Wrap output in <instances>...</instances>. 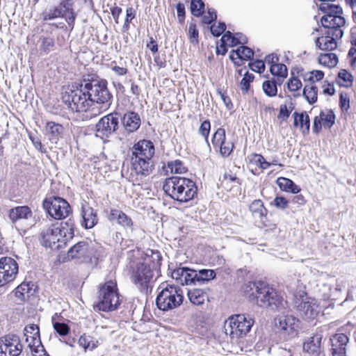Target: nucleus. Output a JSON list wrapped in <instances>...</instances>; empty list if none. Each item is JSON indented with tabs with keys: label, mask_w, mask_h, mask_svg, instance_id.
I'll return each mask as SVG.
<instances>
[{
	"label": "nucleus",
	"mask_w": 356,
	"mask_h": 356,
	"mask_svg": "<svg viewBox=\"0 0 356 356\" xmlns=\"http://www.w3.org/2000/svg\"><path fill=\"white\" fill-rule=\"evenodd\" d=\"M319 10L325 13L321 19L323 27L341 28L344 26L346 20L341 15L343 10L340 6L325 2L320 4Z\"/></svg>",
	"instance_id": "f8f14e48"
},
{
	"label": "nucleus",
	"mask_w": 356,
	"mask_h": 356,
	"mask_svg": "<svg viewBox=\"0 0 356 356\" xmlns=\"http://www.w3.org/2000/svg\"><path fill=\"white\" fill-rule=\"evenodd\" d=\"M325 35L318 37L316 40V47L322 51H332L337 47L336 40L340 39L343 35L341 28H327Z\"/></svg>",
	"instance_id": "a211bd4d"
},
{
	"label": "nucleus",
	"mask_w": 356,
	"mask_h": 356,
	"mask_svg": "<svg viewBox=\"0 0 356 356\" xmlns=\"http://www.w3.org/2000/svg\"><path fill=\"white\" fill-rule=\"evenodd\" d=\"M317 92L318 88L316 86L313 85H307L305 86L303 89L302 95L305 97L307 101L310 104H312L317 101Z\"/></svg>",
	"instance_id": "4c0bfd02"
},
{
	"label": "nucleus",
	"mask_w": 356,
	"mask_h": 356,
	"mask_svg": "<svg viewBox=\"0 0 356 356\" xmlns=\"http://www.w3.org/2000/svg\"><path fill=\"white\" fill-rule=\"evenodd\" d=\"M322 339L323 334L321 333H316L309 337L303 343V350L310 355H319Z\"/></svg>",
	"instance_id": "b1692460"
},
{
	"label": "nucleus",
	"mask_w": 356,
	"mask_h": 356,
	"mask_svg": "<svg viewBox=\"0 0 356 356\" xmlns=\"http://www.w3.org/2000/svg\"><path fill=\"white\" fill-rule=\"evenodd\" d=\"M348 341V337L343 333H337L332 335L330 338L332 353H334V352H346V347Z\"/></svg>",
	"instance_id": "cd10ccee"
},
{
	"label": "nucleus",
	"mask_w": 356,
	"mask_h": 356,
	"mask_svg": "<svg viewBox=\"0 0 356 356\" xmlns=\"http://www.w3.org/2000/svg\"><path fill=\"white\" fill-rule=\"evenodd\" d=\"M262 89L266 95L273 97L277 95V88L274 80H266L263 82Z\"/></svg>",
	"instance_id": "ea45409f"
},
{
	"label": "nucleus",
	"mask_w": 356,
	"mask_h": 356,
	"mask_svg": "<svg viewBox=\"0 0 356 356\" xmlns=\"http://www.w3.org/2000/svg\"><path fill=\"white\" fill-rule=\"evenodd\" d=\"M73 6L74 3L72 2V0H60L58 5L42 13V19L48 21L63 18L71 29H73L77 16Z\"/></svg>",
	"instance_id": "9d476101"
},
{
	"label": "nucleus",
	"mask_w": 356,
	"mask_h": 356,
	"mask_svg": "<svg viewBox=\"0 0 356 356\" xmlns=\"http://www.w3.org/2000/svg\"><path fill=\"white\" fill-rule=\"evenodd\" d=\"M253 324L254 320L248 314L233 315L225 322V332H229L232 338H238L246 335Z\"/></svg>",
	"instance_id": "9b49d317"
},
{
	"label": "nucleus",
	"mask_w": 356,
	"mask_h": 356,
	"mask_svg": "<svg viewBox=\"0 0 356 356\" xmlns=\"http://www.w3.org/2000/svg\"><path fill=\"white\" fill-rule=\"evenodd\" d=\"M217 18L216 12L214 9H209L207 14L204 15L202 17V22L204 24H209L215 21Z\"/></svg>",
	"instance_id": "bf43d9fd"
},
{
	"label": "nucleus",
	"mask_w": 356,
	"mask_h": 356,
	"mask_svg": "<svg viewBox=\"0 0 356 356\" xmlns=\"http://www.w3.org/2000/svg\"><path fill=\"white\" fill-rule=\"evenodd\" d=\"M161 264V257L157 251L152 252L150 257L137 265L133 272L132 281L141 292L147 293L149 288H152L151 284L154 282L155 273L158 274Z\"/></svg>",
	"instance_id": "7ed1b4c3"
},
{
	"label": "nucleus",
	"mask_w": 356,
	"mask_h": 356,
	"mask_svg": "<svg viewBox=\"0 0 356 356\" xmlns=\"http://www.w3.org/2000/svg\"><path fill=\"white\" fill-rule=\"evenodd\" d=\"M226 140L225 130L223 128H219L214 133L211 142L215 147H218L219 145Z\"/></svg>",
	"instance_id": "79ce46f5"
},
{
	"label": "nucleus",
	"mask_w": 356,
	"mask_h": 356,
	"mask_svg": "<svg viewBox=\"0 0 356 356\" xmlns=\"http://www.w3.org/2000/svg\"><path fill=\"white\" fill-rule=\"evenodd\" d=\"M177 18L180 23H182L184 20L185 17V7L182 3H178L177 5Z\"/></svg>",
	"instance_id": "338daca9"
},
{
	"label": "nucleus",
	"mask_w": 356,
	"mask_h": 356,
	"mask_svg": "<svg viewBox=\"0 0 356 356\" xmlns=\"http://www.w3.org/2000/svg\"><path fill=\"white\" fill-rule=\"evenodd\" d=\"M320 116L323 120V125L324 127L330 129L334 124L335 115L332 111H329L326 113L324 112H321Z\"/></svg>",
	"instance_id": "37998d69"
},
{
	"label": "nucleus",
	"mask_w": 356,
	"mask_h": 356,
	"mask_svg": "<svg viewBox=\"0 0 356 356\" xmlns=\"http://www.w3.org/2000/svg\"><path fill=\"white\" fill-rule=\"evenodd\" d=\"M29 286V284L26 283H22L19 285L15 289V296L22 299H25L26 297H29L30 290Z\"/></svg>",
	"instance_id": "09e8293b"
},
{
	"label": "nucleus",
	"mask_w": 356,
	"mask_h": 356,
	"mask_svg": "<svg viewBox=\"0 0 356 356\" xmlns=\"http://www.w3.org/2000/svg\"><path fill=\"white\" fill-rule=\"evenodd\" d=\"M339 104L343 111H347L350 108L349 96L346 92H341L339 97Z\"/></svg>",
	"instance_id": "4d7b16f0"
},
{
	"label": "nucleus",
	"mask_w": 356,
	"mask_h": 356,
	"mask_svg": "<svg viewBox=\"0 0 356 356\" xmlns=\"http://www.w3.org/2000/svg\"><path fill=\"white\" fill-rule=\"evenodd\" d=\"M210 129H211V123L209 120H204L201 124V125L198 129V133L204 138V139L207 143H209L208 138H209Z\"/></svg>",
	"instance_id": "3c124183"
},
{
	"label": "nucleus",
	"mask_w": 356,
	"mask_h": 356,
	"mask_svg": "<svg viewBox=\"0 0 356 356\" xmlns=\"http://www.w3.org/2000/svg\"><path fill=\"white\" fill-rule=\"evenodd\" d=\"M288 89L291 92H296L302 87V82L296 77H291L288 83Z\"/></svg>",
	"instance_id": "6e6d98bb"
},
{
	"label": "nucleus",
	"mask_w": 356,
	"mask_h": 356,
	"mask_svg": "<svg viewBox=\"0 0 356 356\" xmlns=\"http://www.w3.org/2000/svg\"><path fill=\"white\" fill-rule=\"evenodd\" d=\"M254 75L249 72H245L243 78L241 81L240 88L243 93H246L250 88V83L254 80Z\"/></svg>",
	"instance_id": "a18cd8bd"
},
{
	"label": "nucleus",
	"mask_w": 356,
	"mask_h": 356,
	"mask_svg": "<svg viewBox=\"0 0 356 356\" xmlns=\"http://www.w3.org/2000/svg\"><path fill=\"white\" fill-rule=\"evenodd\" d=\"M324 76L323 72L321 70H314L311 72V75L309 77V81L314 82L321 80Z\"/></svg>",
	"instance_id": "69168bd1"
},
{
	"label": "nucleus",
	"mask_w": 356,
	"mask_h": 356,
	"mask_svg": "<svg viewBox=\"0 0 356 356\" xmlns=\"http://www.w3.org/2000/svg\"><path fill=\"white\" fill-rule=\"evenodd\" d=\"M198 31L196 29V25L195 24H190L188 27V35L191 42L192 43H197L198 42Z\"/></svg>",
	"instance_id": "13d9d810"
},
{
	"label": "nucleus",
	"mask_w": 356,
	"mask_h": 356,
	"mask_svg": "<svg viewBox=\"0 0 356 356\" xmlns=\"http://www.w3.org/2000/svg\"><path fill=\"white\" fill-rule=\"evenodd\" d=\"M244 292L250 301L260 307L277 312H282L286 307L284 298L265 282H250L245 285Z\"/></svg>",
	"instance_id": "f257e3e1"
},
{
	"label": "nucleus",
	"mask_w": 356,
	"mask_h": 356,
	"mask_svg": "<svg viewBox=\"0 0 356 356\" xmlns=\"http://www.w3.org/2000/svg\"><path fill=\"white\" fill-rule=\"evenodd\" d=\"M291 110H289L286 104H282L280 107V112L277 116L278 119H281L282 121H286L290 115Z\"/></svg>",
	"instance_id": "e2e57ef3"
},
{
	"label": "nucleus",
	"mask_w": 356,
	"mask_h": 356,
	"mask_svg": "<svg viewBox=\"0 0 356 356\" xmlns=\"http://www.w3.org/2000/svg\"><path fill=\"white\" fill-rule=\"evenodd\" d=\"M24 331L26 341L31 351L36 353L44 351V347L40 341L39 327L35 324H30L25 327Z\"/></svg>",
	"instance_id": "aec40b11"
},
{
	"label": "nucleus",
	"mask_w": 356,
	"mask_h": 356,
	"mask_svg": "<svg viewBox=\"0 0 356 356\" xmlns=\"http://www.w3.org/2000/svg\"><path fill=\"white\" fill-rule=\"evenodd\" d=\"M254 161L261 169L266 170L270 166V163L266 161L264 157L261 154L254 155Z\"/></svg>",
	"instance_id": "052dcab7"
},
{
	"label": "nucleus",
	"mask_w": 356,
	"mask_h": 356,
	"mask_svg": "<svg viewBox=\"0 0 356 356\" xmlns=\"http://www.w3.org/2000/svg\"><path fill=\"white\" fill-rule=\"evenodd\" d=\"M81 216L83 218L81 225L86 229H91L97 223L96 212L91 207H83Z\"/></svg>",
	"instance_id": "c85d7f7f"
},
{
	"label": "nucleus",
	"mask_w": 356,
	"mask_h": 356,
	"mask_svg": "<svg viewBox=\"0 0 356 356\" xmlns=\"http://www.w3.org/2000/svg\"><path fill=\"white\" fill-rule=\"evenodd\" d=\"M55 331L60 336H66L70 332L69 326L64 323L53 322Z\"/></svg>",
	"instance_id": "603ef678"
},
{
	"label": "nucleus",
	"mask_w": 356,
	"mask_h": 356,
	"mask_svg": "<svg viewBox=\"0 0 356 356\" xmlns=\"http://www.w3.org/2000/svg\"><path fill=\"white\" fill-rule=\"evenodd\" d=\"M188 297L191 303L195 305H200L205 300V293L200 289H194L188 291Z\"/></svg>",
	"instance_id": "c9c22d12"
},
{
	"label": "nucleus",
	"mask_w": 356,
	"mask_h": 356,
	"mask_svg": "<svg viewBox=\"0 0 356 356\" xmlns=\"http://www.w3.org/2000/svg\"><path fill=\"white\" fill-rule=\"evenodd\" d=\"M320 65L327 67H334L338 63V57L334 53L321 54L318 57Z\"/></svg>",
	"instance_id": "2f4dec72"
},
{
	"label": "nucleus",
	"mask_w": 356,
	"mask_h": 356,
	"mask_svg": "<svg viewBox=\"0 0 356 356\" xmlns=\"http://www.w3.org/2000/svg\"><path fill=\"white\" fill-rule=\"evenodd\" d=\"M249 209L255 217L262 218L267 215V209L260 200H254L249 206Z\"/></svg>",
	"instance_id": "f704fd0d"
},
{
	"label": "nucleus",
	"mask_w": 356,
	"mask_h": 356,
	"mask_svg": "<svg viewBox=\"0 0 356 356\" xmlns=\"http://www.w3.org/2000/svg\"><path fill=\"white\" fill-rule=\"evenodd\" d=\"M9 218L13 223L33 218V212L28 206H18L10 210Z\"/></svg>",
	"instance_id": "5701e85b"
},
{
	"label": "nucleus",
	"mask_w": 356,
	"mask_h": 356,
	"mask_svg": "<svg viewBox=\"0 0 356 356\" xmlns=\"http://www.w3.org/2000/svg\"><path fill=\"white\" fill-rule=\"evenodd\" d=\"M92 254V250L87 241H80L70 248L67 257L72 259H89Z\"/></svg>",
	"instance_id": "4be33fe9"
},
{
	"label": "nucleus",
	"mask_w": 356,
	"mask_h": 356,
	"mask_svg": "<svg viewBox=\"0 0 356 356\" xmlns=\"http://www.w3.org/2000/svg\"><path fill=\"white\" fill-rule=\"evenodd\" d=\"M165 169L166 172H170L175 174H181L186 171L182 161L178 159L168 162Z\"/></svg>",
	"instance_id": "e433bc0d"
},
{
	"label": "nucleus",
	"mask_w": 356,
	"mask_h": 356,
	"mask_svg": "<svg viewBox=\"0 0 356 356\" xmlns=\"http://www.w3.org/2000/svg\"><path fill=\"white\" fill-rule=\"evenodd\" d=\"M154 146L150 140H142L131 149V165L136 175L148 176L153 170Z\"/></svg>",
	"instance_id": "f03ea898"
},
{
	"label": "nucleus",
	"mask_w": 356,
	"mask_h": 356,
	"mask_svg": "<svg viewBox=\"0 0 356 356\" xmlns=\"http://www.w3.org/2000/svg\"><path fill=\"white\" fill-rule=\"evenodd\" d=\"M79 346L84 348L85 351L88 349L94 350L97 346V341H95L90 336L82 335L78 341Z\"/></svg>",
	"instance_id": "58836bf2"
},
{
	"label": "nucleus",
	"mask_w": 356,
	"mask_h": 356,
	"mask_svg": "<svg viewBox=\"0 0 356 356\" xmlns=\"http://www.w3.org/2000/svg\"><path fill=\"white\" fill-rule=\"evenodd\" d=\"M46 131L49 140L56 144L63 136L64 128L58 123L48 122L46 124Z\"/></svg>",
	"instance_id": "bb28decb"
},
{
	"label": "nucleus",
	"mask_w": 356,
	"mask_h": 356,
	"mask_svg": "<svg viewBox=\"0 0 356 356\" xmlns=\"http://www.w3.org/2000/svg\"><path fill=\"white\" fill-rule=\"evenodd\" d=\"M196 270L187 267H179L172 270L171 277L178 284L188 285L195 284Z\"/></svg>",
	"instance_id": "412c9836"
},
{
	"label": "nucleus",
	"mask_w": 356,
	"mask_h": 356,
	"mask_svg": "<svg viewBox=\"0 0 356 356\" xmlns=\"http://www.w3.org/2000/svg\"><path fill=\"white\" fill-rule=\"evenodd\" d=\"M296 307L300 315L306 320L314 319L320 312L317 300L307 296L297 300Z\"/></svg>",
	"instance_id": "6ab92c4d"
},
{
	"label": "nucleus",
	"mask_w": 356,
	"mask_h": 356,
	"mask_svg": "<svg viewBox=\"0 0 356 356\" xmlns=\"http://www.w3.org/2000/svg\"><path fill=\"white\" fill-rule=\"evenodd\" d=\"M204 3L202 0H192L191 3V13L196 17L202 14Z\"/></svg>",
	"instance_id": "c03bdc74"
},
{
	"label": "nucleus",
	"mask_w": 356,
	"mask_h": 356,
	"mask_svg": "<svg viewBox=\"0 0 356 356\" xmlns=\"http://www.w3.org/2000/svg\"><path fill=\"white\" fill-rule=\"evenodd\" d=\"M119 115L110 113L102 117L96 124V133L101 137H108L119 127Z\"/></svg>",
	"instance_id": "f3484780"
},
{
	"label": "nucleus",
	"mask_w": 356,
	"mask_h": 356,
	"mask_svg": "<svg viewBox=\"0 0 356 356\" xmlns=\"http://www.w3.org/2000/svg\"><path fill=\"white\" fill-rule=\"evenodd\" d=\"M277 183L281 190L286 191L291 186H293V181L288 178L280 177L277 180Z\"/></svg>",
	"instance_id": "5fc2aeb1"
},
{
	"label": "nucleus",
	"mask_w": 356,
	"mask_h": 356,
	"mask_svg": "<svg viewBox=\"0 0 356 356\" xmlns=\"http://www.w3.org/2000/svg\"><path fill=\"white\" fill-rule=\"evenodd\" d=\"M293 117L294 118V127H300L303 134H308L310 126V120L309 115L305 112L301 113L294 112L293 114Z\"/></svg>",
	"instance_id": "c756f323"
},
{
	"label": "nucleus",
	"mask_w": 356,
	"mask_h": 356,
	"mask_svg": "<svg viewBox=\"0 0 356 356\" xmlns=\"http://www.w3.org/2000/svg\"><path fill=\"white\" fill-rule=\"evenodd\" d=\"M18 264L8 257L0 259V286L13 282L18 273Z\"/></svg>",
	"instance_id": "dca6fc26"
},
{
	"label": "nucleus",
	"mask_w": 356,
	"mask_h": 356,
	"mask_svg": "<svg viewBox=\"0 0 356 356\" xmlns=\"http://www.w3.org/2000/svg\"><path fill=\"white\" fill-rule=\"evenodd\" d=\"M157 290L159 292L156 298V305L159 309L168 312L182 304L184 294L179 286L165 282L161 283Z\"/></svg>",
	"instance_id": "423d86ee"
},
{
	"label": "nucleus",
	"mask_w": 356,
	"mask_h": 356,
	"mask_svg": "<svg viewBox=\"0 0 356 356\" xmlns=\"http://www.w3.org/2000/svg\"><path fill=\"white\" fill-rule=\"evenodd\" d=\"M122 121L125 130L129 133L136 131L140 126V116L135 112L125 113Z\"/></svg>",
	"instance_id": "393cba45"
},
{
	"label": "nucleus",
	"mask_w": 356,
	"mask_h": 356,
	"mask_svg": "<svg viewBox=\"0 0 356 356\" xmlns=\"http://www.w3.org/2000/svg\"><path fill=\"white\" fill-rule=\"evenodd\" d=\"M210 29L213 36L218 37L225 31L226 25L224 22H219L218 26H211Z\"/></svg>",
	"instance_id": "680f3d73"
},
{
	"label": "nucleus",
	"mask_w": 356,
	"mask_h": 356,
	"mask_svg": "<svg viewBox=\"0 0 356 356\" xmlns=\"http://www.w3.org/2000/svg\"><path fill=\"white\" fill-rule=\"evenodd\" d=\"M322 125H323V120H322L321 116L320 115L316 116L314 120V124H313V128H312L313 131L315 133H318L321 129Z\"/></svg>",
	"instance_id": "774afa93"
},
{
	"label": "nucleus",
	"mask_w": 356,
	"mask_h": 356,
	"mask_svg": "<svg viewBox=\"0 0 356 356\" xmlns=\"http://www.w3.org/2000/svg\"><path fill=\"white\" fill-rule=\"evenodd\" d=\"M83 85L91 105L95 102L100 104H111L113 96L108 90L106 80L85 81Z\"/></svg>",
	"instance_id": "1a4fd4ad"
},
{
	"label": "nucleus",
	"mask_w": 356,
	"mask_h": 356,
	"mask_svg": "<svg viewBox=\"0 0 356 356\" xmlns=\"http://www.w3.org/2000/svg\"><path fill=\"white\" fill-rule=\"evenodd\" d=\"M274 204L279 209H285L287 207L288 201L283 197H276L274 200Z\"/></svg>",
	"instance_id": "0e129e2a"
},
{
	"label": "nucleus",
	"mask_w": 356,
	"mask_h": 356,
	"mask_svg": "<svg viewBox=\"0 0 356 356\" xmlns=\"http://www.w3.org/2000/svg\"><path fill=\"white\" fill-rule=\"evenodd\" d=\"M220 153L223 157L229 156L233 151L234 144L232 142L223 141L222 145H219Z\"/></svg>",
	"instance_id": "de8ad7c7"
},
{
	"label": "nucleus",
	"mask_w": 356,
	"mask_h": 356,
	"mask_svg": "<svg viewBox=\"0 0 356 356\" xmlns=\"http://www.w3.org/2000/svg\"><path fill=\"white\" fill-rule=\"evenodd\" d=\"M352 75L346 70H341L338 74V79L343 82L339 83L343 86H348L353 82Z\"/></svg>",
	"instance_id": "8fccbe9b"
},
{
	"label": "nucleus",
	"mask_w": 356,
	"mask_h": 356,
	"mask_svg": "<svg viewBox=\"0 0 356 356\" xmlns=\"http://www.w3.org/2000/svg\"><path fill=\"white\" fill-rule=\"evenodd\" d=\"M54 44L55 43L54 38L50 37L44 38L42 40L40 51L44 54H48L53 49Z\"/></svg>",
	"instance_id": "49530a36"
},
{
	"label": "nucleus",
	"mask_w": 356,
	"mask_h": 356,
	"mask_svg": "<svg viewBox=\"0 0 356 356\" xmlns=\"http://www.w3.org/2000/svg\"><path fill=\"white\" fill-rule=\"evenodd\" d=\"M216 273L213 270L202 269L196 271L195 284H204L216 277Z\"/></svg>",
	"instance_id": "72a5a7b5"
},
{
	"label": "nucleus",
	"mask_w": 356,
	"mask_h": 356,
	"mask_svg": "<svg viewBox=\"0 0 356 356\" xmlns=\"http://www.w3.org/2000/svg\"><path fill=\"white\" fill-rule=\"evenodd\" d=\"M120 304L116 282L112 280L105 282L99 288L95 308L102 312H111L117 309Z\"/></svg>",
	"instance_id": "6e6552de"
},
{
	"label": "nucleus",
	"mask_w": 356,
	"mask_h": 356,
	"mask_svg": "<svg viewBox=\"0 0 356 356\" xmlns=\"http://www.w3.org/2000/svg\"><path fill=\"white\" fill-rule=\"evenodd\" d=\"M85 90L83 83L79 87L72 86L63 88V102L72 112L87 111L88 108L91 106V104Z\"/></svg>",
	"instance_id": "0eeeda50"
},
{
	"label": "nucleus",
	"mask_w": 356,
	"mask_h": 356,
	"mask_svg": "<svg viewBox=\"0 0 356 356\" xmlns=\"http://www.w3.org/2000/svg\"><path fill=\"white\" fill-rule=\"evenodd\" d=\"M163 189L168 196L180 202H187L193 199L197 191L193 180L178 176L167 178Z\"/></svg>",
	"instance_id": "39448f33"
},
{
	"label": "nucleus",
	"mask_w": 356,
	"mask_h": 356,
	"mask_svg": "<svg viewBox=\"0 0 356 356\" xmlns=\"http://www.w3.org/2000/svg\"><path fill=\"white\" fill-rule=\"evenodd\" d=\"M236 40H238V38L236 37L235 35H233L231 31H227L224 33L220 40V48L223 49L222 55H225L227 51V49L226 47L227 45L229 47H234L237 45Z\"/></svg>",
	"instance_id": "473e14b6"
},
{
	"label": "nucleus",
	"mask_w": 356,
	"mask_h": 356,
	"mask_svg": "<svg viewBox=\"0 0 356 356\" xmlns=\"http://www.w3.org/2000/svg\"><path fill=\"white\" fill-rule=\"evenodd\" d=\"M74 235V222L72 219L56 222L41 232L42 244L51 248H60Z\"/></svg>",
	"instance_id": "20e7f679"
},
{
	"label": "nucleus",
	"mask_w": 356,
	"mask_h": 356,
	"mask_svg": "<svg viewBox=\"0 0 356 356\" xmlns=\"http://www.w3.org/2000/svg\"><path fill=\"white\" fill-rule=\"evenodd\" d=\"M43 207L49 214L55 219H63L69 216L71 212L70 204L63 198L52 197L45 199L43 202Z\"/></svg>",
	"instance_id": "4468645a"
},
{
	"label": "nucleus",
	"mask_w": 356,
	"mask_h": 356,
	"mask_svg": "<svg viewBox=\"0 0 356 356\" xmlns=\"http://www.w3.org/2000/svg\"><path fill=\"white\" fill-rule=\"evenodd\" d=\"M254 56V51L249 47L245 46H241L235 50H232L229 56L232 60H234L236 58L241 60H249L251 59Z\"/></svg>",
	"instance_id": "7c9ffc66"
},
{
	"label": "nucleus",
	"mask_w": 356,
	"mask_h": 356,
	"mask_svg": "<svg viewBox=\"0 0 356 356\" xmlns=\"http://www.w3.org/2000/svg\"><path fill=\"white\" fill-rule=\"evenodd\" d=\"M249 66L252 70L258 73H262L265 70V63L261 60H256L250 63Z\"/></svg>",
	"instance_id": "864d4df0"
},
{
	"label": "nucleus",
	"mask_w": 356,
	"mask_h": 356,
	"mask_svg": "<svg viewBox=\"0 0 356 356\" xmlns=\"http://www.w3.org/2000/svg\"><path fill=\"white\" fill-rule=\"evenodd\" d=\"M108 218L110 221H115L118 224L127 229H133L132 220L120 210L111 209Z\"/></svg>",
	"instance_id": "a878e982"
},
{
	"label": "nucleus",
	"mask_w": 356,
	"mask_h": 356,
	"mask_svg": "<svg viewBox=\"0 0 356 356\" xmlns=\"http://www.w3.org/2000/svg\"><path fill=\"white\" fill-rule=\"evenodd\" d=\"M275 325L280 336L284 340H289L298 336L299 320L292 315L275 318Z\"/></svg>",
	"instance_id": "ddd939ff"
},
{
	"label": "nucleus",
	"mask_w": 356,
	"mask_h": 356,
	"mask_svg": "<svg viewBox=\"0 0 356 356\" xmlns=\"http://www.w3.org/2000/svg\"><path fill=\"white\" fill-rule=\"evenodd\" d=\"M23 349L20 338L14 334L0 337V356H18Z\"/></svg>",
	"instance_id": "2eb2a0df"
},
{
	"label": "nucleus",
	"mask_w": 356,
	"mask_h": 356,
	"mask_svg": "<svg viewBox=\"0 0 356 356\" xmlns=\"http://www.w3.org/2000/svg\"><path fill=\"white\" fill-rule=\"evenodd\" d=\"M270 72L274 75L280 78L284 79L288 75L287 67L284 64L275 63L270 66Z\"/></svg>",
	"instance_id": "a19ab883"
}]
</instances>
